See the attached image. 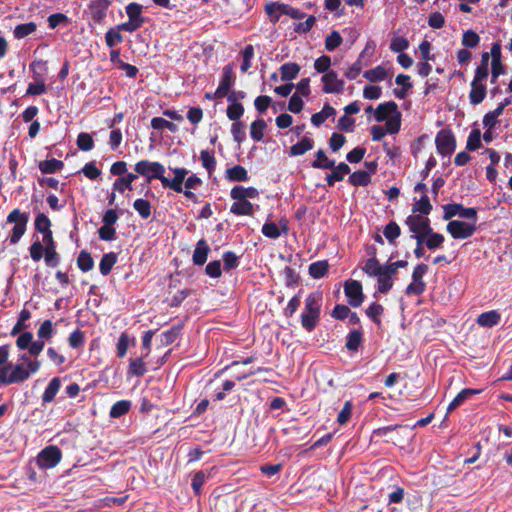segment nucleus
I'll list each match as a JSON object with an SVG mask.
<instances>
[{"label":"nucleus","mask_w":512,"mask_h":512,"mask_svg":"<svg viewBox=\"0 0 512 512\" xmlns=\"http://www.w3.org/2000/svg\"><path fill=\"white\" fill-rule=\"evenodd\" d=\"M38 372L37 363L9 362L4 366H0V385L19 384L27 381L33 374Z\"/></svg>","instance_id":"nucleus-1"},{"label":"nucleus","mask_w":512,"mask_h":512,"mask_svg":"<svg viewBox=\"0 0 512 512\" xmlns=\"http://www.w3.org/2000/svg\"><path fill=\"white\" fill-rule=\"evenodd\" d=\"M322 294L312 292L305 299V306L301 313V326L307 332H312L320 321Z\"/></svg>","instance_id":"nucleus-2"},{"label":"nucleus","mask_w":512,"mask_h":512,"mask_svg":"<svg viewBox=\"0 0 512 512\" xmlns=\"http://www.w3.org/2000/svg\"><path fill=\"white\" fill-rule=\"evenodd\" d=\"M28 222V212H23L19 208H15L10 211L6 218L7 224H14L9 236L10 244L16 245L19 243L23 235L26 233Z\"/></svg>","instance_id":"nucleus-3"},{"label":"nucleus","mask_w":512,"mask_h":512,"mask_svg":"<svg viewBox=\"0 0 512 512\" xmlns=\"http://www.w3.org/2000/svg\"><path fill=\"white\" fill-rule=\"evenodd\" d=\"M393 432H404V435H401L400 439L394 440V438L389 437L386 442L393 443L394 445L403 446L409 442V439L412 437V429L409 428L408 425H390L384 426L377 429H374L372 432L373 437H385L389 436Z\"/></svg>","instance_id":"nucleus-4"},{"label":"nucleus","mask_w":512,"mask_h":512,"mask_svg":"<svg viewBox=\"0 0 512 512\" xmlns=\"http://www.w3.org/2000/svg\"><path fill=\"white\" fill-rule=\"evenodd\" d=\"M134 169L137 174L146 177L147 183H150L153 179L161 181L165 173V167L160 162H151L149 160L138 161Z\"/></svg>","instance_id":"nucleus-5"},{"label":"nucleus","mask_w":512,"mask_h":512,"mask_svg":"<svg viewBox=\"0 0 512 512\" xmlns=\"http://www.w3.org/2000/svg\"><path fill=\"white\" fill-rule=\"evenodd\" d=\"M61 459V449L56 445H49L39 452L36 461L40 468L50 469L57 466Z\"/></svg>","instance_id":"nucleus-6"},{"label":"nucleus","mask_w":512,"mask_h":512,"mask_svg":"<svg viewBox=\"0 0 512 512\" xmlns=\"http://www.w3.org/2000/svg\"><path fill=\"white\" fill-rule=\"evenodd\" d=\"M437 152L442 156H450L456 149V138L451 129H441L435 137Z\"/></svg>","instance_id":"nucleus-7"},{"label":"nucleus","mask_w":512,"mask_h":512,"mask_svg":"<svg viewBox=\"0 0 512 512\" xmlns=\"http://www.w3.org/2000/svg\"><path fill=\"white\" fill-rule=\"evenodd\" d=\"M405 225H407L410 232L413 233L411 238L417 237L418 235L427 237L432 229L430 219L420 214L409 215L405 219Z\"/></svg>","instance_id":"nucleus-8"},{"label":"nucleus","mask_w":512,"mask_h":512,"mask_svg":"<svg viewBox=\"0 0 512 512\" xmlns=\"http://www.w3.org/2000/svg\"><path fill=\"white\" fill-rule=\"evenodd\" d=\"M476 222L469 223L460 220H450L446 226L447 232L454 239H467L476 232Z\"/></svg>","instance_id":"nucleus-9"},{"label":"nucleus","mask_w":512,"mask_h":512,"mask_svg":"<svg viewBox=\"0 0 512 512\" xmlns=\"http://www.w3.org/2000/svg\"><path fill=\"white\" fill-rule=\"evenodd\" d=\"M444 220H450L456 215H459L461 218L471 220L473 222H477V210L474 207L465 208L460 203H449L443 206Z\"/></svg>","instance_id":"nucleus-10"},{"label":"nucleus","mask_w":512,"mask_h":512,"mask_svg":"<svg viewBox=\"0 0 512 512\" xmlns=\"http://www.w3.org/2000/svg\"><path fill=\"white\" fill-rule=\"evenodd\" d=\"M344 293L352 307H359L364 301L362 284L358 280H347L344 284Z\"/></svg>","instance_id":"nucleus-11"},{"label":"nucleus","mask_w":512,"mask_h":512,"mask_svg":"<svg viewBox=\"0 0 512 512\" xmlns=\"http://www.w3.org/2000/svg\"><path fill=\"white\" fill-rule=\"evenodd\" d=\"M236 80V75L233 71V65L227 64L223 67V73L220 79V83L214 92V96L218 99L224 98L228 95L232 85Z\"/></svg>","instance_id":"nucleus-12"},{"label":"nucleus","mask_w":512,"mask_h":512,"mask_svg":"<svg viewBox=\"0 0 512 512\" xmlns=\"http://www.w3.org/2000/svg\"><path fill=\"white\" fill-rule=\"evenodd\" d=\"M42 244L44 245V260L48 267H56L60 262V255L57 252L56 242L53 235H46L43 237Z\"/></svg>","instance_id":"nucleus-13"},{"label":"nucleus","mask_w":512,"mask_h":512,"mask_svg":"<svg viewBox=\"0 0 512 512\" xmlns=\"http://www.w3.org/2000/svg\"><path fill=\"white\" fill-rule=\"evenodd\" d=\"M171 170L174 173V177L172 179H168L163 175L161 179V184L164 188H169L177 193H182V184L185 181V178L188 174V170L186 168L181 167H176Z\"/></svg>","instance_id":"nucleus-14"},{"label":"nucleus","mask_w":512,"mask_h":512,"mask_svg":"<svg viewBox=\"0 0 512 512\" xmlns=\"http://www.w3.org/2000/svg\"><path fill=\"white\" fill-rule=\"evenodd\" d=\"M110 5V0H91L88 8L90 17L95 24H101L104 21Z\"/></svg>","instance_id":"nucleus-15"},{"label":"nucleus","mask_w":512,"mask_h":512,"mask_svg":"<svg viewBox=\"0 0 512 512\" xmlns=\"http://www.w3.org/2000/svg\"><path fill=\"white\" fill-rule=\"evenodd\" d=\"M36 63L42 64L43 61L42 60L34 61L29 66L30 70L33 72V78H34L35 82L29 83L27 90H26L27 96L41 95V94L45 93L47 90V86L45 84V81H44L42 75L35 71Z\"/></svg>","instance_id":"nucleus-16"},{"label":"nucleus","mask_w":512,"mask_h":512,"mask_svg":"<svg viewBox=\"0 0 512 512\" xmlns=\"http://www.w3.org/2000/svg\"><path fill=\"white\" fill-rule=\"evenodd\" d=\"M323 82L324 93H340L344 88V81L338 79V75L335 71L330 70L324 74L321 78Z\"/></svg>","instance_id":"nucleus-17"},{"label":"nucleus","mask_w":512,"mask_h":512,"mask_svg":"<svg viewBox=\"0 0 512 512\" xmlns=\"http://www.w3.org/2000/svg\"><path fill=\"white\" fill-rule=\"evenodd\" d=\"M224 2L227 12L234 17H241L252 7L251 0H224Z\"/></svg>","instance_id":"nucleus-18"},{"label":"nucleus","mask_w":512,"mask_h":512,"mask_svg":"<svg viewBox=\"0 0 512 512\" xmlns=\"http://www.w3.org/2000/svg\"><path fill=\"white\" fill-rule=\"evenodd\" d=\"M398 105L394 101H388L381 103L377 106V108L374 111V117L377 122H383L387 120L390 116L397 113Z\"/></svg>","instance_id":"nucleus-19"},{"label":"nucleus","mask_w":512,"mask_h":512,"mask_svg":"<svg viewBox=\"0 0 512 512\" xmlns=\"http://www.w3.org/2000/svg\"><path fill=\"white\" fill-rule=\"evenodd\" d=\"M210 246L207 241L202 238L200 239L194 249L192 260L194 265L202 266L206 263L208 254L210 252Z\"/></svg>","instance_id":"nucleus-20"},{"label":"nucleus","mask_w":512,"mask_h":512,"mask_svg":"<svg viewBox=\"0 0 512 512\" xmlns=\"http://www.w3.org/2000/svg\"><path fill=\"white\" fill-rule=\"evenodd\" d=\"M230 197L233 200L256 199L259 197V191L255 187L237 185L231 189Z\"/></svg>","instance_id":"nucleus-21"},{"label":"nucleus","mask_w":512,"mask_h":512,"mask_svg":"<svg viewBox=\"0 0 512 512\" xmlns=\"http://www.w3.org/2000/svg\"><path fill=\"white\" fill-rule=\"evenodd\" d=\"M470 85L471 90L469 92V101L474 106L479 105L486 97V85L484 82H477L475 80H472Z\"/></svg>","instance_id":"nucleus-22"},{"label":"nucleus","mask_w":512,"mask_h":512,"mask_svg":"<svg viewBox=\"0 0 512 512\" xmlns=\"http://www.w3.org/2000/svg\"><path fill=\"white\" fill-rule=\"evenodd\" d=\"M332 172L328 174L325 178L326 183L329 187L334 186L335 182L342 181L346 174H349L351 169L348 164L345 162H340L337 166L334 165V168H331Z\"/></svg>","instance_id":"nucleus-23"},{"label":"nucleus","mask_w":512,"mask_h":512,"mask_svg":"<svg viewBox=\"0 0 512 512\" xmlns=\"http://www.w3.org/2000/svg\"><path fill=\"white\" fill-rule=\"evenodd\" d=\"M480 393H481V390H479V389H473V388L462 389L448 405L447 414L451 413L456 408L461 406L470 397L480 394Z\"/></svg>","instance_id":"nucleus-24"},{"label":"nucleus","mask_w":512,"mask_h":512,"mask_svg":"<svg viewBox=\"0 0 512 512\" xmlns=\"http://www.w3.org/2000/svg\"><path fill=\"white\" fill-rule=\"evenodd\" d=\"M60 388H61L60 378L59 377L52 378L42 394V397H41L42 404L45 405V404L53 402L57 393L59 392Z\"/></svg>","instance_id":"nucleus-25"},{"label":"nucleus","mask_w":512,"mask_h":512,"mask_svg":"<svg viewBox=\"0 0 512 512\" xmlns=\"http://www.w3.org/2000/svg\"><path fill=\"white\" fill-rule=\"evenodd\" d=\"M147 357L144 355H141L137 358H130L129 360V366H128V375L130 376H136V377H142L146 374L147 368L145 359Z\"/></svg>","instance_id":"nucleus-26"},{"label":"nucleus","mask_w":512,"mask_h":512,"mask_svg":"<svg viewBox=\"0 0 512 512\" xmlns=\"http://www.w3.org/2000/svg\"><path fill=\"white\" fill-rule=\"evenodd\" d=\"M230 212L236 216H252L253 204L249 200H235L230 207Z\"/></svg>","instance_id":"nucleus-27"},{"label":"nucleus","mask_w":512,"mask_h":512,"mask_svg":"<svg viewBox=\"0 0 512 512\" xmlns=\"http://www.w3.org/2000/svg\"><path fill=\"white\" fill-rule=\"evenodd\" d=\"M225 178L230 182H245L249 179V176L244 166L235 165L226 170Z\"/></svg>","instance_id":"nucleus-28"},{"label":"nucleus","mask_w":512,"mask_h":512,"mask_svg":"<svg viewBox=\"0 0 512 512\" xmlns=\"http://www.w3.org/2000/svg\"><path fill=\"white\" fill-rule=\"evenodd\" d=\"M501 315L496 310L481 313L477 318V324L482 327L491 328L499 324Z\"/></svg>","instance_id":"nucleus-29"},{"label":"nucleus","mask_w":512,"mask_h":512,"mask_svg":"<svg viewBox=\"0 0 512 512\" xmlns=\"http://www.w3.org/2000/svg\"><path fill=\"white\" fill-rule=\"evenodd\" d=\"M314 147V141L304 136L299 142L292 145L289 150L290 156H301L304 155L306 152L312 150Z\"/></svg>","instance_id":"nucleus-30"},{"label":"nucleus","mask_w":512,"mask_h":512,"mask_svg":"<svg viewBox=\"0 0 512 512\" xmlns=\"http://www.w3.org/2000/svg\"><path fill=\"white\" fill-rule=\"evenodd\" d=\"M35 230L46 237V235H53L51 230V221L47 215L40 212L36 215L34 221Z\"/></svg>","instance_id":"nucleus-31"},{"label":"nucleus","mask_w":512,"mask_h":512,"mask_svg":"<svg viewBox=\"0 0 512 512\" xmlns=\"http://www.w3.org/2000/svg\"><path fill=\"white\" fill-rule=\"evenodd\" d=\"M64 167V162L55 158L40 161L38 163V168L43 174H53L62 170Z\"/></svg>","instance_id":"nucleus-32"},{"label":"nucleus","mask_w":512,"mask_h":512,"mask_svg":"<svg viewBox=\"0 0 512 512\" xmlns=\"http://www.w3.org/2000/svg\"><path fill=\"white\" fill-rule=\"evenodd\" d=\"M118 256L115 252H109L102 256L99 263V270L103 276H107L113 266L117 263Z\"/></svg>","instance_id":"nucleus-33"},{"label":"nucleus","mask_w":512,"mask_h":512,"mask_svg":"<svg viewBox=\"0 0 512 512\" xmlns=\"http://www.w3.org/2000/svg\"><path fill=\"white\" fill-rule=\"evenodd\" d=\"M336 114V110L329 105L328 103L325 104L320 112H317L312 115L311 117V123L319 127L321 124H323L329 117L334 116Z\"/></svg>","instance_id":"nucleus-34"},{"label":"nucleus","mask_w":512,"mask_h":512,"mask_svg":"<svg viewBox=\"0 0 512 512\" xmlns=\"http://www.w3.org/2000/svg\"><path fill=\"white\" fill-rule=\"evenodd\" d=\"M300 72V66L294 62L284 63L280 67V74L282 81L294 80Z\"/></svg>","instance_id":"nucleus-35"},{"label":"nucleus","mask_w":512,"mask_h":512,"mask_svg":"<svg viewBox=\"0 0 512 512\" xmlns=\"http://www.w3.org/2000/svg\"><path fill=\"white\" fill-rule=\"evenodd\" d=\"M433 206L427 194L421 196V198L412 205V212L419 213L422 216H427L431 213Z\"/></svg>","instance_id":"nucleus-36"},{"label":"nucleus","mask_w":512,"mask_h":512,"mask_svg":"<svg viewBox=\"0 0 512 512\" xmlns=\"http://www.w3.org/2000/svg\"><path fill=\"white\" fill-rule=\"evenodd\" d=\"M329 263L327 260L313 262L309 265V275L314 279H320L328 272Z\"/></svg>","instance_id":"nucleus-37"},{"label":"nucleus","mask_w":512,"mask_h":512,"mask_svg":"<svg viewBox=\"0 0 512 512\" xmlns=\"http://www.w3.org/2000/svg\"><path fill=\"white\" fill-rule=\"evenodd\" d=\"M363 333L361 330L355 329L348 333L345 347L349 351H357L362 343Z\"/></svg>","instance_id":"nucleus-38"},{"label":"nucleus","mask_w":512,"mask_h":512,"mask_svg":"<svg viewBox=\"0 0 512 512\" xmlns=\"http://www.w3.org/2000/svg\"><path fill=\"white\" fill-rule=\"evenodd\" d=\"M363 77L372 83L381 82L387 77V71L382 65H378L372 69L366 70Z\"/></svg>","instance_id":"nucleus-39"},{"label":"nucleus","mask_w":512,"mask_h":512,"mask_svg":"<svg viewBox=\"0 0 512 512\" xmlns=\"http://www.w3.org/2000/svg\"><path fill=\"white\" fill-rule=\"evenodd\" d=\"M365 313L373 323H375L376 325H380L381 316L384 313V307L378 302H373L365 310Z\"/></svg>","instance_id":"nucleus-40"},{"label":"nucleus","mask_w":512,"mask_h":512,"mask_svg":"<svg viewBox=\"0 0 512 512\" xmlns=\"http://www.w3.org/2000/svg\"><path fill=\"white\" fill-rule=\"evenodd\" d=\"M334 160L328 159L325 152L319 149L316 152V159L312 161L311 166L315 169H331L334 168Z\"/></svg>","instance_id":"nucleus-41"},{"label":"nucleus","mask_w":512,"mask_h":512,"mask_svg":"<svg viewBox=\"0 0 512 512\" xmlns=\"http://www.w3.org/2000/svg\"><path fill=\"white\" fill-rule=\"evenodd\" d=\"M267 128V124L264 119H257L252 122L250 126V136L254 141L260 142L263 140L264 131Z\"/></svg>","instance_id":"nucleus-42"},{"label":"nucleus","mask_w":512,"mask_h":512,"mask_svg":"<svg viewBox=\"0 0 512 512\" xmlns=\"http://www.w3.org/2000/svg\"><path fill=\"white\" fill-rule=\"evenodd\" d=\"M131 408V401L120 400L115 402L109 412L111 418H119L129 412Z\"/></svg>","instance_id":"nucleus-43"},{"label":"nucleus","mask_w":512,"mask_h":512,"mask_svg":"<svg viewBox=\"0 0 512 512\" xmlns=\"http://www.w3.org/2000/svg\"><path fill=\"white\" fill-rule=\"evenodd\" d=\"M131 342L133 345L135 344V340H131L127 332H122L120 334L116 344V354L118 358H123L126 355Z\"/></svg>","instance_id":"nucleus-44"},{"label":"nucleus","mask_w":512,"mask_h":512,"mask_svg":"<svg viewBox=\"0 0 512 512\" xmlns=\"http://www.w3.org/2000/svg\"><path fill=\"white\" fill-rule=\"evenodd\" d=\"M371 182V176L367 171L358 170L349 176V183L353 186H367Z\"/></svg>","instance_id":"nucleus-45"},{"label":"nucleus","mask_w":512,"mask_h":512,"mask_svg":"<svg viewBox=\"0 0 512 512\" xmlns=\"http://www.w3.org/2000/svg\"><path fill=\"white\" fill-rule=\"evenodd\" d=\"M150 125L153 129L161 131L164 129L169 130L172 133H176L178 131V127L171 121L164 119L163 117H154L151 119Z\"/></svg>","instance_id":"nucleus-46"},{"label":"nucleus","mask_w":512,"mask_h":512,"mask_svg":"<svg viewBox=\"0 0 512 512\" xmlns=\"http://www.w3.org/2000/svg\"><path fill=\"white\" fill-rule=\"evenodd\" d=\"M383 235L390 244H393L395 240L401 235V228L395 221H390L385 225L383 229Z\"/></svg>","instance_id":"nucleus-47"},{"label":"nucleus","mask_w":512,"mask_h":512,"mask_svg":"<svg viewBox=\"0 0 512 512\" xmlns=\"http://www.w3.org/2000/svg\"><path fill=\"white\" fill-rule=\"evenodd\" d=\"M200 159L202 166L207 170L208 174L211 175L216 169V159L213 151L202 150L200 152Z\"/></svg>","instance_id":"nucleus-48"},{"label":"nucleus","mask_w":512,"mask_h":512,"mask_svg":"<svg viewBox=\"0 0 512 512\" xmlns=\"http://www.w3.org/2000/svg\"><path fill=\"white\" fill-rule=\"evenodd\" d=\"M133 208L142 219H148L152 214V207L148 200L138 198L133 203Z\"/></svg>","instance_id":"nucleus-49"},{"label":"nucleus","mask_w":512,"mask_h":512,"mask_svg":"<svg viewBox=\"0 0 512 512\" xmlns=\"http://www.w3.org/2000/svg\"><path fill=\"white\" fill-rule=\"evenodd\" d=\"M77 267L82 272H88L94 267V260L91 254L85 250H82L77 257Z\"/></svg>","instance_id":"nucleus-50"},{"label":"nucleus","mask_w":512,"mask_h":512,"mask_svg":"<svg viewBox=\"0 0 512 512\" xmlns=\"http://www.w3.org/2000/svg\"><path fill=\"white\" fill-rule=\"evenodd\" d=\"M137 179V174L128 173L126 176L119 177L115 180L113 187L114 190L123 192L125 189H132V183Z\"/></svg>","instance_id":"nucleus-51"},{"label":"nucleus","mask_w":512,"mask_h":512,"mask_svg":"<svg viewBox=\"0 0 512 512\" xmlns=\"http://www.w3.org/2000/svg\"><path fill=\"white\" fill-rule=\"evenodd\" d=\"M402 114L400 111L385 120V130L389 134H397L401 128Z\"/></svg>","instance_id":"nucleus-52"},{"label":"nucleus","mask_w":512,"mask_h":512,"mask_svg":"<svg viewBox=\"0 0 512 512\" xmlns=\"http://www.w3.org/2000/svg\"><path fill=\"white\" fill-rule=\"evenodd\" d=\"M31 318V312L27 309H23L18 317L16 324L13 326L10 335L15 336L22 331H24L28 326L26 325V321Z\"/></svg>","instance_id":"nucleus-53"},{"label":"nucleus","mask_w":512,"mask_h":512,"mask_svg":"<svg viewBox=\"0 0 512 512\" xmlns=\"http://www.w3.org/2000/svg\"><path fill=\"white\" fill-rule=\"evenodd\" d=\"M37 25L34 22L19 24L15 27L13 35L16 39H22L35 32Z\"/></svg>","instance_id":"nucleus-54"},{"label":"nucleus","mask_w":512,"mask_h":512,"mask_svg":"<svg viewBox=\"0 0 512 512\" xmlns=\"http://www.w3.org/2000/svg\"><path fill=\"white\" fill-rule=\"evenodd\" d=\"M363 272L367 275L375 277L381 274L382 265L379 263L376 257H370L366 260L365 265L362 267Z\"/></svg>","instance_id":"nucleus-55"},{"label":"nucleus","mask_w":512,"mask_h":512,"mask_svg":"<svg viewBox=\"0 0 512 512\" xmlns=\"http://www.w3.org/2000/svg\"><path fill=\"white\" fill-rule=\"evenodd\" d=\"M181 327L180 326H173L169 330H166L162 332L160 335V344L161 346H168L175 342V340L180 335Z\"/></svg>","instance_id":"nucleus-56"},{"label":"nucleus","mask_w":512,"mask_h":512,"mask_svg":"<svg viewBox=\"0 0 512 512\" xmlns=\"http://www.w3.org/2000/svg\"><path fill=\"white\" fill-rule=\"evenodd\" d=\"M444 240V236L438 232H434L432 228L425 239V245L428 249L435 250L443 245Z\"/></svg>","instance_id":"nucleus-57"},{"label":"nucleus","mask_w":512,"mask_h":512,"mask_svg":"<svg viewBox=\"0 0 512 512\" xmlns=\"http://www.w3.org/2000/svg\"><path fill=\"white\" fill-rule=\"evenodd\" d=\"M254 54H255L254 47L251 44L246 45L243 48V50L241 51L243 61H242L240 69L243 73L247 72L251 68V66H252L251 60L253 59Z\"/></svg>","instance_id":"nucleus-58"},{"label":"nucleus","mask_w":512,"mask_h":512,"mask_svg":"<svg viewBox=\"0 0 512 512\" xmlns=\"http://www.w3.org/2000/svg\"><path fill=\"white\" fill-rule=\"evenodd\" d=\"M121 30H118V25L116 27L110 28L105 33V42L109 48H113L116 44L121 43L123 41V36L120 33Z\"/></svg>","instance_id":"nucleus-59"},{"label":"nucleus","mask_w":512,"mask_h":512,"mask_svg":"<svg viewBox=\"0 0 512 512\" xmlns=\"http://www.w3.org/2000/svg\"><path fill=\"white\" fill-rule=\"evenodd\" d=\"M482 147L481 132L479 129H473L467 139L466 149L476 151Z\"/></svg>","instance_id":"nucleus-60"},{"label":"nucleus","mask_w":512,"mask_h":512,"mask_svg":"<svg viewBox=\"0 0 512 512\" xmlns=\"http://www.w3.org/2000/svg\"><path fill=\"white\" fill-rule=\"evenodd\" d=\"M461 43L466 48H475L480 43V37L475 31L469 29L463 33Z\"/></svg>","instance_id":"nucleus-61"},{"label":"nucleus","mask_w":512,"mask_h":512,"mask_svg":"<svg viewBox=\"0 0 512 512\" xmlns=\"http://www.w3.org/2000/svg\"><path fill=\"white\" fill-rule=\"evenodd\" d=\"M244 106L240 102H234L227 107V117L233 121H239L244 114Z\"/></svg>","instance_id":"nucleus-62"},{"label":"nucleus","mask_w":512,"mask_h":512,"mask_svg":"<svg viewBox=\"0 0 512 512\" xmlns=\"http://www.w3.org/2000/svg\"><path fill=\"white\" fill-rule=\"evenodd\" d=\"M343 42V38L340 33L336 30L332 31L327 35L325 39V49L329 52L334 51Z\"/></svg>","instance_id":"nucleus-63"},{"label":"nucleus","mask_w":512,"mask_h":512,"mask_svg":"<svg viewBox=\"0 0 512 512\" xmlns=\"http://www.w3.org/2000/svg\"><path fill=\"white\" fill-rule=\"evenodd\" d=\"M68 343L72 349L83 347L85 344V333L80 329L74 330L68 337Z\"/></svg>","instance_id":"nucleus-64"}]
</instances>
